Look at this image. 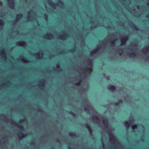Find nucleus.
<instances>
[{
    "label": "nucleus",
    "instance_id": "1",
    "mask_svg": "<svg viewBox=\"0 0 149 149\" xmlns=\"http://www.w3.org/2000/svg\"><path fill=\"white\" fill-rule=\"evenodd\" d=\"M8 3L9 7L12 9L14 8V3L13 0H8Z\"/></svg>",
    "mask_w": 149,
    "mask_h": 149
},
{
    "label": "nucleus",
    "instance_id": "2",
    "mask_svg": "<svg viewBox=\"0 0 149 149\" xmlns=\"http://www.w3.org/2000/svg\"><path fill=\"white\" fill-rule=\"evenodd\" d=\"M11 123L17 126L21 130H23L24 129V128L22 125H18L17 123L16 122L14 121V120H12V122Z\"/></svg>",
    "mask_w": 149,
    "mask_h": 149
},
{
    "label": "nucleus",
    "instance_id": "3",
    "mask_svg": "<svg viewBox=\"0 0 149 149\" xmlns=\"http://www.w3.org/2000/svg\"><path fill=\"white\" fill-rule=\"evenodd\" d=\"M22 15L21 14H19L17 15L16 19L13 20V22L15 23H16L18 21L22 18Z\"/></svg>",
    "mask_w": 149,
    "mask_h": 149
},
{
    "label": "nucleus",
    "instance_id": "4",
    "mask_svg": "<svg viewBox=\"0 0 149 149\" xmlns=\"http://www.w3.org/2000/svg\"><path fill=\"white\" fill-rule=\"evenodd\" d=\"M128 39L127 36H125L123 38H121V42L122 45L125 44Z\"/></svg>",
    "mask_w": 149,
    "mask_h": 149
},
{
    "label": "nucleus",
    "instance_id": "5",
    "mask_svg": "<svg viewBox=\"0 0 149 149\" xmlns=\"http://www.w3.org/2000/svg\"><path fill=\"white\" fill-rule=\"evenodd\" d=\"M92 120L94 122L98 123L100 122V119L97 116H94Z\"/></svg>",
    "mask_w": 149,
    "mask_h": 149
},
{
    "label": "nucleus",
    "instance_id": "6",
    "mask_svg": "<svg viewBox=\"0 0 149 149\" xmlns=\"http://www.w3.org/2000/svg\"><path fill=\"white\" fill-rule=\"evenodd\" d=\"M116 88V87L113 85H109L108 86V89L109 90L114 91Z\"/></svg>",
    "mask_w": 149,
    "mask_h": 149
},
{
    "label": "nucleus",
    "instance_id": "7",
    "mask_svg": "<svg viewBox=\"0 0 149 149\" xmlns=\"http://www.w3.org/2000/svg\"><path fill=\"white\" fill-rule=\"evenodd\" d=\"M100 49V47H97L96 48L93 50V51L91 52L90 54L91 55H92L93 54H95L97 52L98 50Z\"/></svg>",
    "mask_w": 149,
    "mask_h": 149
},
{
    "label": "nucleus",
    "instance_id": "8",
    "mask_svg": "<svg viewBox=\"0 0 149 149\" xmlns=\"http://www.w3.org/2000/svg\"><path fill=\"white\" fill-rule=\"evenodd\" d=\"M49 5L51 6L54 9L55 8V4L54 3H52L53 2H52L51 0H48Z\"/></svg>",
    "mask_w": 149,
    "mask_h": 149
},
{
    "label": "nucleus",
    "instance_id": "9",
    "mask_svg": "<svg viewBox=\"0 0 149 149\" xmlns=\"http://www.w3.org/2000/svg\"><path fill=\"white\" fill-rule=\"evenodd\" d=\"M102 122L104 124V126L106 127H107L108 126V120L107 119L106 120H102Z\"/></svg>",
    "mask_w": 149,
    "mask_h": 149
},
{
    "label": "nucleus",
    "instance_id": "10",
    "mask_svg": "<svg viewBox=\"0 0 149 149\" xmlns=\"http://www.w3.org/2000/svg\"><path fill=\"white\" fill-rule=\"evenodd\" d=\"M68 34L65 33V34L63 35H59V36H60V39H64L65 38V37L64 36H68Z\"/></svg>",
    "mask_w": 149,
    "mask_h": 149
},
{
    "label": "nucleus",
    "instance_id": "11",
    "mask_svg": "<svg viewBox=\"0 0 149 149\" xmlns=\"http://www.w3.org/2000/svg\"><path fill=\"white\" fill-rule=\"evenodd\" d=\"M123 103V101L122 100H118V102H116L115 103V106H118L119 104H122Z\"/></svg>",
    "mask_w": 149,
    "mask_h": 149
},
{
    "label": "nucleus",
    "instance_id": "12",
    "mask_svg": "<svg viewBox=\"0 0 149 149\" xmlns=\"http://www.w3.org/2000/svg\"><path fill=\"white\" fill-rule=\"evenodd\" d=\"M18 43L21 46H23L26 44V42L25 41H19L18 42Z\"/></svg>",
    "mask_w": 149,
    "mask_h": 149
},
{
    "label": "nucleus",
    "instance_id": "13",
    "mask_svg": "<svg viewBox=\"0 0 149 149\" xmlns=\"http://www.w3.org/2000/svg\"><path fill=\"white\" fill-rule=\"evenodd\" d=\"M18 135L19 137H20L21 136H22L23 137H24L26 136V134H24L21 132H19L18 133Z\"/></svg>",
    "mask_w": 149,
    "mask_h": 149
},
{
    "label": "nucleus",
    "instance_id": "14",
    "mask_svg": "<svg viewBox=\"0 0 149 149\" xmlns=\"http://www.w3.org/2000/svg\"><path fill=\"white\" fill-rule=\"evenodd\" d=\"M76 135V133L74 132L70 133L69 134V135L70 136H75Z\"/></svg>",
    "mask_w": 149,
    "mask_h": 149
},
{
    "label": "nucleus",
    "instance_id": "15",
    "mask_svg": "<svg viewBox=\"0 0 149 149\" xmlns=\"http://www.w3.org/2000/svg\"><path fill=\"white\" fill-rule=\"evenodd\" d=\"M1 54L2 55H3L4 56H6V52H5L4 50H2L1 51Z\"/></svg>",
    "mask_w": 149,
    "mask_h": 149
},
{
    "label": "nucleus",
    "instance_id": "16",
    "mask_svg": "<svg viewBox=\"0 0 149 149\" xmlns=\"http://www.w3.org/2000/svg\"><path fill=\"white\" fill-rule=\"evenodd\" d=\"M125 126L127 128H128L129 127L130 125V124L129 123H128L127 122H125Z\"/></svg>",
    "mask_w": 149,
    "mask_h": 149
},
{
    "label": "nucleus",
    "instance_id": "17",
    "mask_svg": "<svg viewBox=\"0 0 149 149\" xmlns=\"http://www.w3.org/2000/svg\"><path fill=\"white\" fill-rule=\"evenodd\" d=\"M45 36L46 37V38H47V37H53V36H52L51 34L50 33H48L47 34H45Z\"/></svg>",
    "mask_w": 149,
    "mask_h": 149
},
{
    "label": "nucleus",
    "instance_id": "18",
    "mask_svg": "<svg viewBox=\"0 0 149 149\" xmlns=\"http://www.w3.org/2000/svg\"><path fill=\"white\" fill-rule=\"evenodd\" d=\"M137 127V125L136 124L133 125L132 126V128L133 130H134V129H136Z\"/></svg>",
    "mask_w": 149,
    "mask_h": 149
},
{
    "label": "nucleus",
    "instance_id": "19",
    "mask_svg": "<svg viewBox=\"0 0 149 149\" xmlns=\"http://www.w3.org/2000/svg\"><path fill=\"white\" fill-rule=\"evenodd\" d=\"M81 80H80L78 82L75 83V84L77 86H80L81 85Z\"/></svg>",
    "mask_w": 149,
    "mask_h": 149
},
{
    "label": "nucleus",
    "instance_id": "20",
    "mask_svg": "<svg viewBox=\"0 0 149 149\" xmlns=\"http://www.w3.org/2000/svg\"><path fill=\"white\" fill-rule=\"evenodd\" d=\"M87 62L88 63V64L89 65H92V61L90 59H88L87 60Z\"/></svg>",
    "mask_w": 149,
    "mask_h": 149
},
{
    "label": "nucleus",
    "instance_id": "21",
    "mask_svg": "<svg viewBox=\"0 0 149 149\" xmlns=\"http://www.w3.org/2000/svg\"><path fill=\"white\" fill-rule=\"evenodd\" d=\"M25 121V119H22L20 120L19 122V123L21 124L23 123H24Z\"/></svg>",
    "mask_w": 149,
    "mask_h": 149
},
{
    "label": "nucleus",
    "instance_id": "22",
    "mask_svg": "<svg viewBox=\"0 0 149 149\" xmlns=\"http://www.w3.org/2000/svg\"><path fill=\"white\" fill-rule=\"evenodd\" d=\"M133 25L134 26L133 29L134 30L136 31L139 30V28L136 26H135L134 24H133Z\"/></svg>",
    "mask_w": 149,
    "mask_h": 149
},
{
    "label": "nucleus",
    "instance_id": "23",
    "mask_svg": "<svg viewBox=\"0 0 149 149\" xmlns=\"http://www.w3.org/2000/svg\"><path fill=\"white\" fill-rule=\"evenodd\" d=\"M85 126L88 129H90L91 128L90 126L88 124H85Z\"/></svg>",
    "mask_w": 149,
    "mask_h": 149
},
{
    "label": "nucleus",
    "instance_id": "24",
    "mask_svg": "<svg viewBox=\"0 0 149 149\" xmlns=\"http://www.w3.org/2000/svg\"><path fill=\"white\" fill-rule=\"evenodd\" d=\"M0 25L1 26L3 25V21L2 19H0Z\"/></svg>",
    "mask_w": 149,
    "mask_h": 149
},
{
    "label": "nucleus",
    "instance_id": "25",
    "mask_svg": "<svg viewBox=\"0 0 149 149\" xmlns=\"http://www.w3.org/2000/svg\"><path fill=\"white\" fill-rule=\"evenodd\" d=\"M43 54L42 52V53H37L36 54V56L37 57L38 56H43Z\"/></svg>",
    "mask_w": 149,
    "mask_h": 149
},
{
    "label": "nucleus",
    "instance_id": "26",
    "mask_svg": "<svg viewBox=\"0 0 149 149\" xmlns=\"http://www.w3.org/2000/svg\"><path fill=\"white\" fill-rule=\"evenodd\" d=\"M88 104L84 106V109L85 110H87V109H88L89 110V109L88 108Z\"/></svg>",
    "mask_w": 149,
    "mask_h": 149
},
{
    "label": "nucleus",
    "instance_id": "27",
    "mask_svg": "<svg viewBox=\"0 0 149 149\" xmlns=\"http://www.w3.org/2000/svg\"><path fill=\"white\" fill-rule=\"evenodd\" d=\"M129 55L130 57H132L133 56H135V54L134 53H132L129 54Z\"/></svg>",
    "mask_w": 149,
    "mask_h": 149
},
{
    "label": "nucleus",
    "instance_id": "28",
    "mask_svg": "<svg viewBox=\"0 0 149 149\" xmlns=\"http://www.w3.org/2000/svg\"><path fill=\"white\" fill-rule=\"evenodd\" d=\"M130 122H131L130 123V124H132L133 123H134L135 120L134 119H132L130 120Z\"/></svg>",
    "mask_w": 149,
    "mask_h": 149
},
{
    "label": "nucleus",
    "instance_id": "29",
    "mask_svg": "<svg viewBox=\"0 0 149 149\" xmlns=\"http://www.w3.org/2000/svg\"><path fill=\"white\" fill-rule=\"evenodd\" d=\"M70 113L73 116L75 117L76 116V114L74 112H71Z\"/></svg>",
    "mask_w": 149,
    "mask_h": 149
},
{
    "label": "nucleus",
    "instance_id": "30",
    "mask_svg": "<svg viewBox=\"0 0 149 149\" xmlns=\"http://www.w3.org/2000/svg\"><path fill=\"white\" fill-rule=\"evenodd\" d=\"M30 145L32 146H33L35 145V143L34 142H32L31 143Z\"/></svg>",
    "mask_w": 149,
    "mask_h": 149
},
{
    "label": "nucleus",
    "instance_id": "31",
    "mask_svg": "<svg viewBox=\"0 0 149 149\" xmlns=\"http://www.w3.org/2000/svg\"><path fill=\"white\" fill-rule=\"evenodd\" d=\"M88 130L89 131L90 133L91 134H92V128H90V129H88Z\"/></svg>",
    "mask_w": 149,
    "mask_h": 149
},
{
    "label": "nucleus",
    "instance_id": "32",
    "mask_svg": "<svg viewBox=\"0 0 149 149\" xmlns=\"http://www.w3.org/2000/svg\"><path fill=\"white\" fill-rule=\"evenodd\" d=\"M109 134L111 137H114V136L113 134L112 133H111L110 132L109 133Z\"/></svg>",
    "mask_w": 149,
    "mask_h": 149
},
{
    "label": "nucleus",
    "instance_id": "33",
    "mask_svg": "<svg viewBox=\"0 0 149 149\" xmlns=\"http://www.w3.org/2000/svg\"><path fill=\"white\" fill-rule=\"evenodd\" d=\"M22 61L23 62H26V60L25 59V58H23L22 59Z\"/></svg>",
    "mask_w": 149,
    "mask_h": 149
},
{
    "label": "nucleus",
    "instance_id": "34",
    "mask_svg": "<svg viewBox=\"0 0 149 149\" xmlns=\"http://www.w3.org/2000/svg\"><path fill=\"white\" fill-rule=\"evenodd\" d=\"M115 40H114L110 42V43L113 45H114V42L115 41Z\"/></svg>",
    "mask_w": 149,
    "mask_h": 149
},
{
    "label": "nucleus",
    "instance_id": "35",
    "mask_svg": "<svg viewBox=\"0 0 149 149\" xmlns=\"http://www.w3.org/2000/svg\"><path fill=\"white\" fill-rule=\"evenodd\" d=\"M44 15L46 18H47V17H48V15L47 13L45 14H44Z\"/></svg>",
    "mask_w": 149,
    "mask_h": 149
},
{
    "label": "nucleus",
    "instance_id": "36",
    "mask_svg": "<svg viewBox=\"0 0 149 149\" xmlns=\"http://www.w3.org/2000/svg\"><path fill=\"white\" fill-rule=\"evenodd\" d=\"M7 136H6L3 138V139L4 141H6L7 140Z\"/></svg>",
    "mask_w": 149,
    "mask_h": 149
},
{
    "label": "nucleus",
    "instance_id": "37",
    "mask_svg": "<svg viewBox=\"0 0 149 149\" xmlns=\"http://www.w3.org/2000/svg\"><path fill=\"white\" fill-rule=\"evenodd\" d=\"M31 16H32L31 15H29V17H29V20H30V19H31V18H32L31 17Z\"/></svg>",
    "mask_w": 149,
    "mask_h": 149
},
{
    "label": "nucleus",
    "instance_id": "38",
    "mask_svg": "<svg viewBox=\"0 0 149 149\" xmlns=\"http://www.w3.org/2000/svg\"><path fill=\"white\" fill-rule=\"evenodd\" d=\"M85 70H86L87 71L89 70V68L88 67H86L85 68Z\"/></svg>",
    "mask_w": 149,
    "mask_h": 149
},
{
    "label": "nucleus",
    "instance_id": "39",
    "mask_svg": "<svg viewBox=\"0 0 149 149\" xmlns=\"http://www.w3.org/2000/svg\"><path fill=\"white\" fill-rule=\"evenodd\" d=\"M39 111L40 112L43 111V110L41 108H40L39 109Z\"/></svg>",
    "mask_w": 149,
    "mask_h": 149
},
{
    "label": "nucleus",
    "instance_id": "40",
    "mask_svg": "<svg viewBox=\"0 0 149 149\" xmlns=\"http://www.w3.org/2000/svg\"><path fill=\"white\" fill-rule=\"evenodd\" d=\"M40 82L41 83V84H42V86H44V83L43 82H42L41 81H40Z\"/></svg>",
    "mask_w": 149,
    "mask_h": 149
},
{
    "label": "nucleus",
    "instance_id": "41",
    "mask_svg": "<svg viewBox=\"0 0 149 149\" xmlns=\"http://www.w3.org/2000/svg\"><path fill=\"white\" fill-rule=\"evenodd\" d=\"M143 53H144V54H146L147 52H146L144 50H143Z\"/></svg>",
    "mask_w": 149,
    "mask_h": 149
},
{
    "label": "nucleus",
    "instance_id": "42",
    "mask_svg": "<svg viewBox=\"0 0 149 149\" xmlns=\"http://www.w3.org/2000/svg\"><path fill=\"white\" fill-rule=\"evenodd\" d=\"M56 67L57 68H59L60 67V65H57L56 66Z\"/></svg>",
    "mask_w": 149,
    "mask_h": 149
},
{
    "label": "nucleus",
    "instance_id": "43",
    "mask_svg": "<svg viewBox=\"0 0 149 149\" xmlns=\"http://www.w3.org/2000/svg\"><path fill=\"white\" fill-rule=\"evenodd\" d=\"M111 141H114L113 140V139H112V138L111 139Z\"/></svg>",
    "mask_w": 149,
    "mask_h": 149
},
{
    "label": "nucleus",
    "instance_id": "44",
    "mask_svg": "<svg viewBox=\"0 0 149 149\" xmlns=\"http://www.w3.org/2000/svg\"><path fill=\"white\" fill-rule=\"evenodd\" d=\"M127 49L129 50H130V51H131L132 50V49H131L129 48V47H128V48H127Z\"/></svg>",
    "mask_w": 149,
    "mask_h": 149
},
{
    "label": "nucleus",
    "instance_id": "45",
    "mask_svg": "<svg viewBox=\"0 0 149 149\" xmlns=\"http://www.w3.org/2000/svg\"><path fill=\"white\" fill-rule=\"evenodd\" d=\"M59 2H60V3H61V4H63V3L62 2V1H59Z\"/></svg>",
    "mask_w": 149,
    "mask_h": 149
},
{
    "label": "nucleus",
    "instance_id": "46",
    "mask_svg": "<svg viewBox=\"0 0 149 149\" xmlns=\"http://www.w3.org/2000/svg\"><path fill=\"white\" fill-rule=\"evenodd\" d=\"M120 51H119V52H122L123 50H122V49H120Z\"/></svg>",
    "mask_w": 149,
    "mask_h": 149
},
{
    "label": "nucleus",
    "instance_id": "47",
    "mask_svg": "<svg viewBox=\"0 0 149 149\" xmlns=\"http://www.w3.org/2000/svg\"><path fill=\"white\" fill-rule=\"evenodd\" d=\"M61 52H59V54H61Z\"/></svg>",
    "mask_w": 149,
    "mask_h": 149
},
{
    "label": "nucleus",
    "instance_id": "48",
    "mask_svg": "<svg viewBox=\"0 0 149 149\" xmlns=\"http://www.w3.org/2000/svg\"><path fill=\"white\" fill-rule=\"evenodd\" d=\"M19 139H20V140H21V139H22V138H19Z\"/></svg>",
    "mask_w": 149,
    "mask_h": 149
},
{
    "label": "nucleus",
    "instance_id": "49",
    "mask_svg": "<svg viewBox=\"0 0 149 149\" xmlns=\"http://www.w3.org/2000/svg\"><path fill=\"white\" fill-rule=\"evenodd\" d=\"M147 59H148V58H146V60H145V61H146V60H147Z\"/></svg>",
    "mask_w": 149,
    "mask_h": 149
},
{
    "label": "nucleus",
    "instance_id": "50",
    "mask_svg": "<svg viewBox=\"0 0 149 149\" xmlns=\"http://www.w3.org/2000/svg\"><path fill=\"white\" fill-rule=\"evenodd\" d=\"M4 84H5V83H4Z\"/></svg>",
    "mask_w": 149,
    "mask_h": 149
},
{
    "label": "nucleus",
    "instance_id": "51",
    "mask_svg": "<svg viewBox=\"0 0 149 149\" xmlns=\"http://www.w3.org/2000/svg\"><path fill=\"white\" fill-rule=\"evenodd\" d=\"M1 142V141H0V143Z\"/></svg>",
    "mask_w": 149,
    "mask_h": 149
}]
</instances>
